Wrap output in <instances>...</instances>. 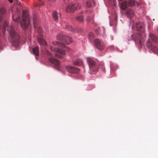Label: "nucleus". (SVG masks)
<instances>
[{
	"instance_id": "obj_14",
	"label": "nucleus",
	"mask_w": 158,
	"mask_h": 158,
	"mask_svg": "<svg viewBox=\"0 0 158 158\" xmlns=\"http://www.w3.org/2000/svg\"><path fill=\"white\" fill-rule=\"evenodd\" d=\"M73 42L72 39L68 36L65 35L64 42L65 44L69 45Z\"/></svg>"
},
{
	"instance_id": "obj_15",
	"label": "nucleus",
	"mask_w": 158,
	"mask_h": 158,
	"mask_svg": "<svg viewBox=\"0 0 158 158\" xmlns=\"http://www.w3.org/2000/svg\"><path fill=\"white\" fill-rule=\"evenodd\" d=\"M127 2L128 6L129 7L133 6L136 5L138 6L139 5V3L135 2L134 0H128Z\"/></svg>"
},
{
	"instance_id": "obj_36",
	"label": "nucleus",
	"mask_w": 158,
	"mask_h": 158,
	"mask_svg": "<svg viewBox=\"0 0 158 158\" xmlns=\"http://www.w3.org/2000/svg\"><path fill=\"white\" fill-rule=\"evenodd\" d=\"M93 19H94L93 18H92L91 19H90L89 18V17H88V18L86 20L87 21H90L91 20L92 21L93 20Z\"/></svg>"
},
{
	"instance_id": "obj_18",
	"label": "nucleus",
	"mask_w": 158,
	"mask_h": 158,
	"mask_svg": "<svg viewBox=\"0 0 158 158\" xmlns=\"http://www.w3.org/2000/svg\"><path fill=\"white\" fill-rule=\"evenodd\" d=\"M73 64L76 66H81L83 64L82 60L81 59H77L74 61L73 62Z\"/></svg>"
},
{
	"instance_id": "obj_4",
	"label": "nucleus",
	"mask_w": 158,
	"mask_h": 158,
	"mask_svg": "<svg viewBox=\"0 0 158 158\" xmlns=\"http://www.w3.org/2000/svg\"><path fill=\"white\" fill-rule=\"evenodd\" d=\"M94 43L96 47L99 50H103L105 48V45L103 41L98 39L94 40Z\"/></svg>"
},
{
	"instance_id": "obj_40",
	"label": "nucleus",
	"mask_w": 158,
	"mask_h": 158,
	"mask_svg": "<svg viewBox=\"0 0 158 158\" xmlns=\"http://www.w3.org/2000/svg\"><path fill=\"white\" fill-rule=\"evenodd\" d=\"M156 30H157V31L158 32V26L157 27Z\"/></svg>"
},
{
	"instance_id": "obj_21",
	"label": "nucleus",
	"mask_w": 158,
	"mask_h": 158,
	"mask_svg": "<svg viewBox=\"0 0 158 158\" xmlns=\"http://www.w3.org/2000/svg\"><path fill=\"white\" fill-rule=\"evenodd\" d=\"M65 35H64L62 33L59 34L56 36L57 40L62 41L64 42Z\"/></svg>"
},
{
	"instance_id": "obj_34",
	"label": "nucleus",
	"mask_w": 158,
	"mask_h": 158,
	"mask_svg": "<svg viewBox=\"0 0 158 158\" xmlns=\"http://www.w3.org/2000/svg\"><path fill=\"white\" fill-rule=\"evenodd\" d=\"M55 56H56V57L60 59H62L63 58L62 56L58 54H55Z\"/></svg>"
},
{
	"instance_id": "obj_24",
	"label": "nucleus",
	"mask_w": 158,
	"mask_h": 158,
	"mask_svg": "<svg viewBox=\"0 0 158 158\" xmlns=\"http://www.w3.org/2000/svg\"><path fill=\"white\" fill-rule=\"evenodd\" d=\"M33 53L36 56L39 55V48L38 47H36L33 49Z\"/></svg>"
},
{
	"instance_id": "obj_22",
	"label": "nucleus",
	"mask_w": 158,
	"mask_h": 158,
	"mask_svg": "<svg viewBox=\"0 0 158 158\" xmlns=\"http://www.w3.org/2000/svg\"><path fill=\"white\" fill-rule=\"evenodd\" d=\"M52 16L54 19L56 21H57L59 17H60L61 14L60 13H58L56 12H54L52 14Z\"/></svg>"
},
{
	"instance_id": "obj_3",
	"label": "nucleus",
	"mask_w": 158,
	"mask_h": 158,
	"mask_svg": "<svg viewBox=\"0 0 158 158\" xmlns=\"http://www.w3.org/2000/svg\"><path fill=\"white\" fill-rule=\"evenodd\" d=\"M29 15L26 11H23L22 13V20L20 23L22 28L24 30L26 29L30 23Z\"/></svg>"
},
{
	"instance_id": "obj_6",
	"label": "nucleus",
	"mask_w": 158,
	"mask_h": 158,
	"mask_svg": "<svg viewBox=\"0 0 158 158\" xmlns=\"http://www.w3.org/2000/svg\"><path fill=\"white\" fill-rule=\"evenodd\" d=\"M131 37L136 42H138L139 44H141L142 36L140 34L137 33L135 34L132 35Z\"/></svg>"
},
{
	"instance_id": "obj_7",
	"label": "nucleus",
	"mask_w": 158,
	"mask_h": 158,
	"mask_svg": "<svg viewBox=\"0 0 158 158\" xmlns=\"http://www.w3.org/2000/svg\"><path fill=\"white\" fill-rule=\"evenodd\" d=\"M136 27L137 31L143 32L144 31V25L143 23L139 22L135 24Z\"/></svg>"
},
{
	"instance_id": "obj_11",
	"label": "nucleus",
	"mask_w": 158,
	"mask_h": 158,
	"mask_svg": "<svg viewBox=\"0 0 158 158\" xmlns=\"http://www.w3.org/2000/svg\"><path fill=\"white\" fill-rule=\"evenodd\" d=\"M16 14H14L12 16V19L15 22H17L20 19V14L18 9H16Z\"/></svg>"
},
{
	"instance_id": "obj_31",
	"label": "nucleus",
	"mask_w": 158,
	"mask_h": 158,
	"mask_svg": "<svg viewBox=\"0 0 158 158\" xmlns=\"http://www.w3.org/2000/svg\"><path fill=\"white\" fill-rule=\"evenodd\" d=\"M116 0H109V5L111 4L115 6L116 5Z\"/></svg>"
},
{
	"instance_id": "obj_41",
	"label": "nucleus",
	"mask_w": 158,
	"mask_h": 158,
	"mask_svg": "<svg viewBox=\"0 0 158 158\" xmlns=\"http://www.w3.org/2000/svg\"><path fill=\"white\" fill-rule=\"evenodd\" d=\"M13 8V7H11V10H12V8Z\"/></svg>"
},
{
	"instance_id": "obj_32",
	"label": "nucleus",
	"mask_w": 158,
	"mask_h": 158,
	"mask_svg": "<svg viewBox=\"0 0 158 158\" xmlns=\"http://www.w3.org/2000/svg\"><path fill=\"white\" fill-rule=\"evenodd\" d=\"M89 37L90 40H92L94 37V34L91 32H89Z\"/></svg>"
},
{
	"instance_id": "obj_23",
	"label": "nucleus",
	"mask_w": 158,
	"mask_h": 158,
	"mask_svg": "<svg viewBox=\"0 0 158 158\" xmlns=\"http://www.w3.org/2000/svg\"><path fill=\"white\" fill-rule=\"evenodd\" d=\"M127 2L126 1L123 2L121 4V8L123 10H125L128 7Z\"/></svg>"
},
{
	"instance_id": "obj_38",
	"label": "nucleus",
	"mask_w": 158,
	"mask_h": 158,
	"mask_svg": "<svg viewBox=\"0 0 158 158\" xmlns=\"http://www.w3.org/2000/svg\"><path fill=\"white\" fill-rule=\"evenodd\" d=\"M8 1H9L10 3H12L13 2V0H7Z\"/></svg>"
},
{
	"instance_id": "obj_20",
	"label": "nucleus",
	"mask_w": 158,
	"mask_h": 158,
	"mask_svg": "<svg viewBox=\"0 0 158 158\" xmlns=\"http://www.w3.org/2000/svg\"><path fill=\"white\" fill-rule=\"evenodd\" d=\"M95 31L97 35L102 34L103 35V34L102 33L103 32V33L104 32L105 29L103 27L101 28H98L96 29Z\"/></svg>"
},
{
	"instance_id": "obj_35",
	"label": "nucleus",
	"mask_w": 158,
	"mask_h": 158,
	"mask_svg": "<svg viewBox=\"0 0 158 158\" xmlns=\"http://www.w3.org/2000/svg\"><path fill=\"white\" fill-rule=\"evenodd\" d=\"M8 24V23L7 22H5L4 23V26L5 27V28H6V26H7Z\"/></svg>"
},
{
	"instance_id": "obj_19",
	"label": "nucleus",
	"mask_w": 158,
	"mask_h": 158,
	"mask_svg": "<svg viewBox=\"0 0 158 158\" xmlns=\"http://www.w3.org/2000/svg\"><path fill=\"white\" fill-rule=\"evenodd\" d=\"M126 14L127 16L130 18L132 17L134 15V11L131 9H129L127 11Z\"/></svg>"
},
{
	"instance_id": "obj_2",
	"label": "nucleus",
	"mask_w": 158,
	"mask_h": 158,
	"mask_svg": "<svg viewBox=\"0 0 158 158\" xmlns=\"http://www.w3.org/2000/svg\"><path fill=\"white\" fill-rule=\"evenodd\" d=\"M8 30L9 32L10 35V36L8 38L9 41L12 42L13 45L14 46H15V43H16L18 44L19 43V37L15 32L13 27L12 26L8 27Z\"/></svg>"
},
{
	"instance_id": "obj_39",
	"label": "nucleus",
	"mask_w": 158,
	"mask_h": 158,
	"mask_svg": "<svg viewBox=\"0 0 158 158\" xmlns=\"http://www.w3.org/2000/svg\"><path fill=\"white\" fill-rule=\"evenodd\" d=\"M48 54L49 55H51V54L49 52H48Z\"/></svg>"
},
{
	"instance_id": "obj_33",
	"label": "nucleus",
	"mask_w": 158,
	"mask_h": 158,
	"mask_svg": "<svg viewBox=\"0 0 158 158\" xmlns=\"http://www.w3.org/2000/svg\"><path fill=\"white\" fill-rule=\"evenodd\" d=\"M44 4V3L42 2H41L39 4H37L36 5H35V6H38L40 7L42 5Z\"/></svg>"
},
{
	"instance_id": "obj_30",
	"label": "nucleus",
	"mask_w": 158,
	"mask_h": 158,
	"mask_svg": "<svg viewBox=\"0 0 158 158\" xmlns=\"http://www.w3.org/2000/svg\"><path fill=\"white\" fill-rule=\"evenodd\" d=\"M85 5L86 6L88 7H90L91 6V2L88 0L86 1L85 3Z\"/></svg>"
},
{
	"instance_id": "obj_5",
	"label": "nucleus",
	"mask_w": 158,
	"mask_h": 158,
	"mask_svg": "<svg viewBox=\"0 0 158 158\" xmlns=\"http://www.w3.org/2000/svg\"><path fill=\"white\" fill-rule=\"evenodd\" d=\"M65 68L67 71L71 73H77L80 71L79 69L69 65L66 66Z\"/></svg>"
},
{
	"instance_id": "obj_10",
	"label": "nucleus",
	"mask_w": 158,
	"mask_h": 158,
	"mask_svg": "<svg viewBox=\"0 0 158 158\" xmlns=\"http://www.w3.org/2000/svg\"><path fill=\"white\" fill-rule=\"evenodd\" d=\"M6 11L4 8H0V29L2 28L1 23L6 14Z\"/></svg>"
},
{
	"instance_id": "obj_17",
	"label": "nucleus",
	"mask_w": 158,
	"mask_h": 158,
	"mask_svg": "<svg viewBox=\"0 0 158 158\" xmlns=\"http://www.w3.org/2000/svg\"><path fill=\"white\" fill-rule=\"evenodd\" d=\"M149 37V38L151 39L153 42L156 43L158 42V38L155 35L152 34H150Z\"/></svg>"
},
{
	"instance_id": "obj_16",
	"label": "nucleus",
	"mask_w": 158,
	"mask_h": 158,
	"mask_svg": "<svg viewBox=\"0 0 158 158\" xmlns=\"http://www.w3.org/2000/svg\"><path fill=\"white\" fill-rule=\"evenodd\" d=\"M49 61L51 63L56 66H58L60 65V61L55 59L50 58L49 59Z\"/></svg>"
},
{
	"instance_id": "obj_9",
	"label": "nucleus",
	"mask_w": 158,
	"mask_h": 158,
	"mask_svg": "<svg viewBox=\"0 0 158 158\" xmlns=\"http://www.w3.org/2000/svg\"><path fill=\"white\" fill-rule=\"evenodd\" d=\"M33 23L34 25V27L35 28V30L38 31V32L39 33V35H42V30L41 27H38L37 22L36 20L34 18L33 19Z\"/></svg>"
},
{
	"instance_id": "obj_27",
	"label": "nucleus",
	"mask_w": 158,
	"mask_h": 158,
	"mask_svg": "<svg viewBox=\"0 0 158 158\" xmlns=\"http://www.w3.org/2000/svg\"><path fill=\"white\" fill-rule=\"evenodd\" d=\"M150 50L152 51L153 52L156 53L158 52V48L155 46H153L152 49Z\"/></svg>"
},
{
	"instance_id": "obj_1",
	"label": "nucleus",
	"mask_w": 158,
	"mask_h": 158,
	"mask_svg": "<svg viewBox=\"0 0 158 158\" xmlns=\"http://www.w3.org/2000/svg\"><path fill=\"white\" fill-rule=\"evenodd\" d=\"M52 44L55 46L57 45L63 49H61L59 48H54L52 46H50V49L52 51H54L56 52H58L62 56H64L65 55V51L69 52L70 51L69 48L67 46L65 45L60 42L56 41V42L53 41Z\"/></svg>"
},
{
	"instance_id": "obj_37",
	"label": "nucleus",
	"mask_w": 158,
	"mask_h": 158,
	"mask_svg": "<svg viewBox=\"0 0 158 158\" xmlns=\"http://www.w3.org/2000/svg\"><path fill=\"white\" fill-rule=\"evenodd\" d=\"M100 67H102V70H103L104 65L103 64H102L100 66L99 68H100Z\"/></svg>"
},
{
	"instance_id": "obj_12",
	"label": "nucleus",
	"mask_w": 158,
	"mask_h": 158,
	"mask_svg": "<svg viewBox=\"0 0 158 158\" xmlns=\"http://www.w3.org/2000/svg\"><path fill=\"white\" fill-rule=\"evenodd\" d=\"M86 60L90 69L95 66L96 64L93 59L90 57H87Z\"/></svg>"
},
{
	"instance_id": "obj_29",
	"label": "nucleus",
	"mask_w": 158,
	"mask_h": 158,
	"mask_svg": "<svg viewBox=\"0 0 158 158\" xmlns=\"http://www.w3.org/2000/svg\"><path fill=\"white\" fill-rule=\"evenodd\" d=\"M76 19L78 21H80V22H82L84 21V18L83 16L81 15H79L78 16H77L76 17Z\"/></svg>"
},
{
	"instance_id": "obj_28",
	"label": "nucleus",
	"mask_w": 158,
	"mask_h": 158,
	"mask_svg": "<svg viewBox=\"0 0 158 158\" xmlns=\"http://www.w3.org/2000/svg\"><path fill=\"white\" fill-rule=\"evenodd\" d=\"M73 6H74L73 7L75 8V10L77 9H79L81 8V5L78 3L75 4H73Z\"/></svg>"
},
{
	"instance_id": "obj_25",
	"label": "nucleus",
	"mask_w": 158,
	"mask_h": 158,
	"mask_svg": "<svg viewBox=\"0 0 158 158\" xmlns=\"http://www.w3.org/2000/svg\"><path fill=\"white\" fill-rule=\"evenodd\" d=\"M65 29L67 31H75L76 30L75 28H72L70 25H65Z\"/></svg>"
},
{
	"instance_id": "obj_26",
	"label": "nucleus",
	"mask_w": 158,
	"mask_h": 158,
	"mask_svg": "<svg viewBox=\"0 0 158 158\" xmlns=\"http://www.w3.org/2000/svg\"><path fill=\"white\" fill-rule=\"evenodd\" d=\"M146 45L147 47L149 49H152V47L154 46L152 45L149 39H148Z\"/></svg>"
},
{
	"instance_id": "obj_13",
	"label": "nucleus",
	"mask_w": 158,
	"mask_h": 158,
	"mask_svg": "<svg viewBox=\"0 0 158 158\" xmlns=\"http://www.w3.org/2000/svg\"><path fill=\"white\" fill-rule=\"evenodd\" d=\"M73 4H70L66 8V12L68 13L73 12L75 10L73 7Z\"/></svg>"
},
{
	"instance_id": "obj_8",
	"label": "nucleus",
	"mask_w": 158,
	"mask_h": 158,
	"mask_svg": "<svg viewBox=\"0 0 158 158\" xmlns=\"http://www.w3.org/2000/svg\"><path fill=\"white\" fill-rule=\"evenodd\" d=\"M37 41L38 43L41 45H47V43L45 40L44 39L43 35H38L37 36Z\"/></svg>"
},
{
	"instance_id": "obj_42",
	"label": "nucleus",
	"mask_w": 158,
	"mask_h": 158,
	"mask_svg": "<svg viewBox=\"0 0 158 158\" xmlns=\"http://www.w3.org/2000/svg\"><path fill=\"white\" fill-rule=\"evenodd\" d=\"M116 20L117 19V18L116 17V18L115 19Z\"/></svg>"
}]
</instances>
